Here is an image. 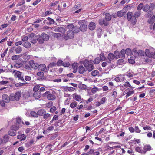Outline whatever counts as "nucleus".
<instances>
[{
	"mask_svg": "<svg viewBox=\"0 0 155 155\" xmlns=\"http://www.w3.org/2000/svg\"><path fill=\"white\" fill-rule=\"evenodd\" d=\"M34 142V141L33 140H31L30 142H29L25 144V146L27 147H28L31 145Z\"/></svg>",
	"mask_w": 155,
	"mask_h": 155,
	"instance_id": "a19ab883",
	"label": "nucleus"
},
{
	"mask_svg": "<svg viewBox=\"0 0 155 155\" xmlns=\"http://www.w3.org/2000/svg\"><path fill=\"white\" fill-rule=\"evenodd\" d=\"M74 32V33H78L80 31L79 28L77 26H74L73 29L72 30Z\"/></svg>",
	"mask_w": 155,
	"mask_h": 155,
	"instance_id": "c756f323",
	"label": "nucleus"
},
{
	"mask_svg": "<svg viewBox=\"0 0 155 155\" xmlns=\"http://www.w3.org/2000/svg\"><path fill=\"white\" fill-rule=\"evenodd\" d=\"M14 125H12L11 127V129L8 132V134L12 136H14L16 135V131L18 130H16Z\"/></svg>",
	"mask_w": 155,
	"mask_h": 155,
	"instance_id": "f03ea898",
	"label": "nucleus"
},
{
	"mask_svg": "<svg viewBox=\"0 0 155 155\" xmlns=\"http://www.w3.org/2000/svg\"><path fill=\"white\" fill-rule=\"evenodd\" d=\"M127 14L128 20L130 21L132 25H135L137 22L136 18L133 15L132 12H129Z\"/></svg>",
	"mask_w": 155,
	"mask_h": 155,
	"instance_id": "f257e3e1",
	"label": "nucleus"
},
{
	"mask_svg": "<svg viewBox=\"0 0 155 155\" xmlns=\"http://www.w3.org/2000/svg\"><path fill=\"white\" fill-rule=\"evenodd\" d=\"M147 12L145 15L146 17L147 18H149L151 17L153 13V12L151 10H149L147 11Z\"/></svg>",
	"mask_w": 155,
	"mask_h": 155,
	"instance_id": "473e14b6",
	"label": "nucleus"
},
{
	"mask_svg": "<svg viewBox=\"0 0 155 155\" xmlns=\"http://www.w3.org/2000/svg\"><path fill=\"white\" fill-rule=\"evenodd\" d=\"M21 92L18 91L15 93L14 95L15 99L16 101H19L21 97Z\"/></svg>",
	"mask_w": 155,
	"mask_h": 155,
	"instance_id": "4468645a",
	"label": "nucleus"
},
{
	"mask_svg": "<svg viewBox=\"0 0 155 155\" xmlns=\"http://www.w3.org/2000/svg\"><path fill=\"white\" fill-rule=\"evenodd\" d=\"M87 67V70L89 72L91 71L94 69L93 65L91 64H90Z\"/></svg>",
	"mask_w": 155,
	"mask_h": 155,
	"instance_id": "72a5a7b5",
	"label": "nucleus"
},
{
	"mask_svg": "<svg viewBox=\"0 0 155 155\" xmlns=\"http://www.w3.org/2000/svg\"><path fill=\"white\" fill-rule=\"evenodd\" d=\"M143 4L142 3H140L137 7V9L138 10L141 11V10L143 9Z\"/></svg>",
	"mask_w": 155,
	"mask_h": 155,
	"instance_id": "49530a36",
	"label": "nucleus"
},
{
	"mask_svg": "<svg viewBox=\"0 0 155 155\" xmlns=\"http://www.w3.org/2000/svg\"><path fill=\"white\" fill-rule=\"evenodd\" d=\"M150 18L148 20V22L150 24H153L155 21V15H153L151 17H149Z\"/></svg>",
	"mask_w": 155,
	"mask_h": 155,
	"instance_id": "6ab92c4d",
	"label": "nucleus"
},
{
	"mask_svg": "<svg viewBox=\"0 0 155 155\" xmlns=\"http://www.w3.org/2000/svg\"><path fill=\"white\" fill-rule=\"evenodd\" d=\"M10 137L7 135L4 136L3 138L4 140V143H6L9 141Z\"/></svg>",
	"mask_w": 155,
	"mask_h": 155,
	"instance_id": "393cba45",
	"label": "nucleus"
},
{
	"mask_svg": "<svg viewBox=\"0 0 155 155\" xmlns=\"http://www.w3.org/2000/svg\"><path fill=\"white\" fill-rule=\"evenodd\" d=\"M25 3V0H22L18 3L16 5V6L17 7L20 6H21L23 5Z\"/></svg>",
	"mask_w": 155,
	"mask_h": 155,
	"instance_id": "5fc2aeb1",
	"label": "nucleus"
},
{
	"mask_svg": "<svg viewBox=\"0 0 155 155\" xmlns=\"http://www.w3.org/2000/svg\"><path fill=\"white\" fill-rule=\"evenodd\" d=\"M43 118L44 119H48V118L50 117L51 116L50 114L48 113L45 114H44L43 115Z\"/></svg>",
	"mask_w": 155,
	"mask_h": 155,
	"instance_id": "6e6d98bb",
	"label": "nucleus"
},
{
	"mask_svg": "<svg viewBox=\"0 0 155 155\" xmlns=\"http://www.w3.org/2000/svg\"><path fill=\"white\" fill-rule=\"evenodd\" d=\"M56 108L55 106H53L50 109V112L52 113H54L56 110Z\"/></svg>",
	"mask_w": 155,
	"mask_h": 155,
	"instance_id": "338daca9",
	"label": "nucleus"
},
{
	"mask_svg": "<svg viewBox=\"0 0 155 155\" xmlns=\"http://www.w3.org/2000/svg\"><path fill=\"white\" fill-rule=\"evenodd\" d=\"M47 98L49 100H53L55 99V96L54 94H50L47 96Z\"/></svg>",
	"mask_w": 155,
	"mask_h": 155,
	"instance_id": "4be33fe9",
	"label": "nucleus"
},
{
	"mask_svg": "<svg viewBox=\"0 0 155 155\" xmlns=\"http://www.w3.org/2000/svg\"><path fill=\"white\" fill-rule=\"evenodd\" d=\"M41 93L40 91L35 92L33 94V97L35 98L38 99L41 96Z\"/></svg>",
	"mask_w": 155,
	"mask_h": 155,
	"instance_id": "9b49d317",
	"label": "nucleus"
},
{
	"mask_svg": "<svg viewBox=\"0 0 155 155\" xmlns=\"http://www.w3.org/2000/svg\"><path fill=\"white\" fill-rule=\"evenodd\" d=\"M36 74L38 76V79L39 81L45 80L46 79V77L44 76V74L43 72H38Z\"/></svg>",
	"mask_w": 155,
	"mask_h": 155,
	"instance_id": "7ed1b4c3",
	"label": "nucleus"
},
{
	"mask_svg": "<svg viewBox=\"0 0 155 155\" xmlns=\"http://www.w3.org/2000/svg\"><path fill=\"white\" fill-rule=\"evenodd\" d=\"M114 58L117 59L119 58H121L120 53L117 51L116 50L114 52Z\"/></svg>",
	"mask_w": 155,
	"mask_h": 155,
	"instance_id": "2eb2a0df",
	"label": "nucleus"
},
{
	"mask_svg": "<svg viewBox=\"0 0 155 155\" xmlns=\"http://www.w3.org/2000/svg\"><path fill=\"white\" fill-rule=\"evenodd\" d=\"M144 53L147 56H148L150 58L151 57L152 54V52L150 53V51L148 49H146Z\"/></svg>",
	"mask_w": 155,
	"mask_h": 155,
	"instance_id": "de8ad7c7",
	"label": "nucleus"
},
{
	"mask_svg": "<svg viewBox=\"0 0 155 155\" xmlns=\"http://www.w3.org/2000/svg\"><path fill=\"white\" fill-rule=\"evenodd\" d=\"M34 35H35L34 33H31L29 35L28 37L27 36H25V37H24L23 39H28V37H29V38H32L34 37Z\"/></svg>",
	"mask_w": 155,
	"mask_h": 155,
	"instance_id": "3c124183",
	"label": "nucleus"
},
{
	"mask_svg": "<svg viewBox=\"0 0 155 155\" xmlns=\"http://www.w3.org/2000/svg\"><path fill=\"white\" fill-rule=\"evenodd\" d=\"M123 85L126 88L130 86V85L128 81H127L123 84Z\"/></svg>",
	"mask_w": 155,
	"mask_h": 155,
	"instance_id": "69168bd1",
	"label": "nucleus"
},
{
	"mask_svg": "<svg viewBox=\"0 0 155 155\" xmlns=\"http://www.w3.org/2000/svg\"><path fill=\"white\" fill-rule=\"evenodd\" d=\"M49 36L47 34L43 33L41 34L42 39H49Z\"/></svg>",
	"mask_w": 155,
	"mask_h": 155,
	"instance_id": "ea45409f",
	"label": "nucleus"
},
{
	"mask_svg": "<svg viewBox=\"0 0 155 155\" xmlns=\"http://www.w3.org/2000/svg\"><path fill=\"white\" fill-rule=\"evenodd\" d=\"M2 100L4 102L8 103L9 102V97L6 94H3L2 96Z\"/></svg>",
	"mask_w": 155,
	"mask_h": 155,
	"instance_id": "9d476101",
	"label": "nucleus"
},
{
	"mask_svg": "<svg viewBox=\"0 0 155 155\" xmlns=\"http://www.w3.org/2000/svg\"><path fill=\"white\" fill-rule=\"evenodd\" d=\"M53 36L54 38H58L61 36V34L59 33H54L53 34Z\"/></svg>",
	"mask_w": 155,
	"mask_h": 155,
	"instance_id": "052dcab7",
	"label": "nucleus"
},
{
	"mask_svg": "<svg viewBox=\"0 0 155 155\" xmlns=\"http://www.w3.org/2000/svg\"><path fill=\"white\" fill-rule=\"evenodd\" d=\"M22 48L20 46H18L15 49V51L17 54L20 53L22 51Z\"/></svg>",
	"mask_w": 155,
	"mask_h": 155,
	"instance_id": "c9c22d12",
	"label": "nucleus"
},
{
	"mask_svg": "<svg viewBox=\"0 0 155 155\" xmlns=\"http://www.w3.org/2000/svg\"><path fill=\"white\" fill-rule=\"evenodd\" d=\"M111 18V15L108 13H107L105 14V19L107 21H109Z\"/></svg>",
	"mask_w": 155,
	"mask_h": 155,
	"instance_id": "bb28decb",
	"label": "nucleus"
},
{
	"mask_svg": "<svg viewBox=\"0 0 155 155\" xmlns=\"http://www.w3.org/2000/svg\"><path fill=\"white\" fill-rule=\"evenodd\" d=\"M109 21L105 19H100L99 21V23L100 25H104L105 26H107L109 25Z\"/></svg>",
	"mask_w": 155,
	"mask_h": 155,
	"instance_id": "0eeeda50",
	"label": "nucleus"
},
{
	"mask_svg": "<svg viewBox=\"0 0 155 155\" xmlns=\"http://www.w3.org/2000/svg\"><path fill=\"white\" fill-rule=\"evenodd\" d=\"M74 36V33L72 31L69 30L67 32V34L66 37L68 38L69 39H72Z\"/></svg>",
	"mask_w": 155,
	"mask_h": 155,
	"instance_id": "6e6552de",
	"label": "nucleus"
},
{
	"mask_svg": "<svg viewBox=\"0 0 155 155\" xmlns=\"http://www.w3.org/2000/svg\"><path fill=\"white\" fill-rule=\"evenodd\" d=\"M99 73V71L97 70L93 71L91 73V75L95 77Z\"/></svg>",
	"mask_w": 155,
	"mask_h": 155,
	"instance_id": "e433bc0d",
	"label": "nucleus"
},
{
	"mask_svg": "<svg viewBox=\"0 0 155 155\" xmlns=\"http://www.w3.org/2000/svg\"><path fill=\"white\" fill-rule=\"evenodd\" d=\"M133 57H130V58H129L128 59V61L129 63L130 64H134L135 63L134 60L132 59Z\"/></svg>",
	"mask_w": 155,
	"mask_h": 155,
	"instance_id": "09e8293b",
	"label": "nucleus"
},
{
	"mask_svg": "<svg viewBox=\"0 0 155 155\" xmlns=\"http://www.w3.org/2000/svg\"><path fill=\"white\" fill-rule=\"evenodd\" d=\"M24 54H21L19 55H14L12 56L11 59L13 60H17L20 57L23 55Z\"/></svg>",
	"mask_w": 155,
	"mask_h": 155,
	"instance_id": "cd10ccee",
	"label": "nucleus"
},
{
	"mask_svg": "<svg viewBox=\"0 0 155 155\" xmlns=\"http://www.w3.org/2000/svg\"><path fill=\"white\" fill-rule=\"evenodd\" d=\"M95 28V24L94 22H91L89 25V28L91 30H93Z\"/></svg>",
	"mask_w": 155,
	"mask_h": 155,
	"instance_id": "dca6fc26",
	"label": "nucleus"
},
{
	"mask_svg": "<svg viewBox=\"0 0 155 155\" xmlns=\"http://www.w3.org/2000/svg\"><path fill=\"white\" fill-rule=\"evenodd\" d=\"M120 53L121 58H123V59L125 58V54H126L125 50L123 49L120 51Z\"/></svg>",
	"mask_w": 155,
	"mask_h": 155,
	"instance_id": "37998d69",
	"label": "nucleus"
},
{
	"mask_svg": "<svg viewBox=\"0 0 155 155\" xmlns=\"http://www.w3.org/2000/svg\"><path fill=\"white\" fill-rule=\"evenodd\" d=\"M125 50L126 54L127 55H131L132 54V51L130 49L128 48Z\"/></svg>",
	"mask_w": 155,
	"mask_h": 155,
	"instance_id": "58836bf2",
	"label": "nucleus"
},
{
	"mask_svg": "<svg viewBox=\"0 0 155 155\" xmlns=\"http://www.w3.org/2000/svg\"><path fill=\"white\" fill-rule=\"evenodd\" d=\"M63 61L61 60H58L56 63L57 65L58 66H61L63 64Z\"/></svg>",
	"mask_w": 155,
	"mask_h": 155,
	"instance_id": "603ef678",
	"label": "nucleus"
},
{
	"mask_svg": "<svg viewBox=\"0 0 155 155\" xmlns=\"http://www.w3.org/2000/svg\"><path fill=\"white\" fill-rule=\"evenodd\" d=\"M21 119L19 118H16V123L15 125H13L15 126L14 127L16 130H18L19 128L21 127Z\"/></svg>",
	"mask_w": 155,
	"mask_h": 155,
	"instance_id": "20e7f679",
	"label": "nucleus"
},
{
	"mask_svg": "<svg viewBox=\"0 0 155 155\" xmlns=\"http://www.w3.org/2000/svg\"><path fill=\"white\" fill-rule=\"evenodd\" d=\"M144 51L142 50H139L137 52V54L138 55L144 56Z\"/></svg>",
	"mask_w": 155,
	"mask_h": 155,
	"instance_id": "13d9d810",
	"label": "nucleus"
},
{
	"mask_svg": "<svg viewBox=\"0 0 155 155\" xmlns=\"http://www.w3.org/2000/svg\"><path fill=\"white\" fill-rule=\"evenodd\" d=\"M29 65L35 69H38V64L37 63H35L34 60H31L29 62Z\"/></svg>",
	"mask_w": 155,
	"mask_h": 155,
	"instance_id": "39448f33",
	"label": "nucleus"
},
{
	"mask_svg": "<svg viewBox=\"0 0 155 155\" xmlns=\"http://www.w3.org/2000/svg\"><path fill=\"white\" fill-rule=\"evenodd\" d=\"M78 87L81 89H87L86 85L82 84H79Z\"/></svg>",
	"mask_w": 155,
	"mask_h": 155,
	"instance_id": "4c0bfd02",
	"label": "nucleus"
},
{
	"mask_svg": "<svg viewBox=\"0 0 155 155\" xmlns=\"http://www.w3.org/2000/svg\"><path fill=\"white\" fill-rule=\"evenodd\" d=\"M40 86L39 85H36L35 86L33 89V91L34 92H37L38 91V90H39L40 88Z\"/></svg>",
	"mask_w": 155,
	"mask_h": 155,
	"instance_id": "4d7b16f0",
	"label": "nucleus"
},
{
	"mask_svg": "<svg viewBox=\"0 0 155 155\" xmlns=\"http://www.w3.org/2000/svg\"><path fill=\"white\" fill-rule=\"evenodd\" d=\"M135 150L141 154H145L146 153V151H144L142 150H141L139 147H137L135 148Z\"/></svg>",
	"mask_w": 155,
	"mask_h": 155,
	"instance_id": "a211bd4d",
	"label": "nucleus"
},
{
	"mask_svg": "<svg viewBox=\"0 0 155 155\" xmlns=\"http://www.w3.org/2000/svg\"><path fill=\"white\" fill-rule=\"evenodd\" d=\"M143 149L146 153L147 151H150L151 150V147L150 145H146L144 146Z\"/></svg>",
	"mask_w": 155,
	"mask_h": 155,
	"instance_id": "b1692460",
	"label": "nucleus"
},
{
	"mask_svg": "<svg viewBox=\"0 0 155 155\" xmlns=\"http://www.w3.org/2000/svg\"><path fill=\"white\" fill-rule=\"evenodd\" d=\"M50 93V92L49 91H46L45 93L43 94L42 95L43 97H45L47 96H47Z\"/></svg>",
	"mask_w": 155,
	"mask_h": 155,
	"instance_id": "774afa93",
	"label": "nucleus"
},
{
	"mask_svg": "<svg viewBox=\"0 0 155 155\" xmlns=\"http://www.w3.org/2000/svg\"><path fill=\"white\" fill-rule=\"evenodd\" d=\"M56 29L58 32L61 33H64L65 32V28L62 27H59L56 28Z\"/></svg>",
	"mask_w": 155,
	"mask_h": 155,
	"instance_id": "aec40b11",
	"label": "nucleus"
},
{
	"mask_svg": "<svg viewBox=\"0 0 155 155\" xmlns=\"http://www.w3.org/2000/svg\"><path fill=\"white\" fill-rule=\"evenodd\" d=\"M30 114L31 116L32 117H34V118H37L38 117V113H36L35 112L32 111H31Z\"/></svg>",
	"mask_w": 155,
	"mask_h": 155,
	"instance_id": "5701e85b",
	"label": "nucleus"
},
{
	"mask_svg": "<svg viewBox=\"0 0 155 155\" xmlns=\"http://www.w3.org/2000/svg\"><path fill=\"white\" fill-rule=\"evenodd\" d=\"M24 42L22 44V45L25 48H29L31 46V44L29 42L27 41V40L28 39H22Z\"/></svg>",
	"mask_w": 155,
	"mask_h": 155,
	"instance_id": "423d86ee",
	"label": "nucleus"
},
{
	"mask_svg": "<svg viewBox=\"0 0 155 155\" xmlns=\"http://www.w3.org/2000/svg\"><path fill=\"white\" fill-rule=\"evenodd\" d=\"M101 61V58L100 57H97L95 58L93 62L95 64H98Z\"/></svg>",
	"mask_w": 155,
	"mask_h": 155,
	"instance_id": "2f4dec72",
	"label": "nucleus"
},
{
	"mask_svg": "<svg viewBox=\"0 0 155 155\" xmlns=\"http://www.w3.org/2000/svg\"><path fill=\"white\" fill-rule=\"evenodd\" d=\"M87 27L85 24H81L80 27L79 29L82 32H84L86 31Z\"/></svg>",
	"mask_w": 155,
	"mask_h": 155,
	"instance_id": "ddd939ff",
	"label": "nucleus"
},
{
	"mask_svg": "<svg viewBox=\"0 0 155 155\" xmlns=\"http://www.w3.org/2000/svg\"><path fill=\"white\" fill-rule=\"evenodd\" d=\"M46 110L44 109H41L37 111L38 116H43L46 113Z\"/></svg>",
	"mask_w": 155,
	"mask_h": 155,
	"instance_id": "f3484780",
	"label": "nucleus"
},
{
	"mask_svg": "<svg viewBox=\"0 0 155 155\" xmlns=\"http://www.w3.org/2000/svg\"><path fill=\"white\" fill-rule=\"evenodd\" d=\"M87 71V68H85L82 65H81L78 67V71L80 74H83Z\"/></svg>",
	"mask_w": 155,
	"mask_h": 155,
	"instance_id": "1a4fd4ad",
	"label": "nucleus"
},
{
	"mask_svg": "<svg viewBox=\"0 0 155 155\" xmlns=\"http://www.w3.org/2000/svg\"><path fill=\"white\" fill-rule=\"evenodd\" d=\"M76 94L75 96V98L74 99L76 100L77 101H81V97L80 95H78L77 94H76V93H75L74 94H73V95Z\"/></svg>",
	"mask_w": 155,
	"mask_h": 155,
	"instance_id": "a18cd8bd",
	"label": "nucleus"
},
{
	"mask_svg": "<svg viewBox=\"0 0 155 155\" xmlns=\"http://www.w3.org/2000/svg\"><path fill=\"white\" fill-rule=\"evenodd\" d=\"M94 150L93 149H90L89 151L87 153H85L82 154L81 155H89V154L91 155L92 154H93L94 153Z\"/></svg>",
	"mask_w": 155,
	"mask_h": 155,
	"instance_id": "c03bdc74",
	"label": "nucleus"
},
{
	"mask_svg": "<svg viewBox=\"0 0 155 155\" xmlns=\"http://www.w3.org/2000/svg\"><path fill=\"white\" fill-rule=\"evenodd\" d=\"M14 73H15V77L16 78H19V77L21 75L22 73L20 71H16V70H14V71L13 72Z\"/></svg>",
	"mask_w": 155,
	"mask_h": 155,
	"instance_id": "a878e982",
	"label": "nucleus"
},
{
	"mask_svg": "<svg viewBox=\"0 0 155 155\" xmlns=\"http://www.w3.org/2000/svg\"><path fill=\"white\" fill-rule=\"evenodd\" d=\"M45 68V65L44 64H41L38 65V68L39 70L43 71L44 72V70Z\"/></svg>",
	"mask_w": 155,
	"mask_h": 155,
	"instance_id": "412c9836",
	"label": "nucleus"
},
{
	"mask_svg": "<svg viewBox=\"0 0 155 155\" xmlns=\"http://www.w3.org/2000/svg\"><path fill=\"white\" fill-rule=\"evenodd\" d=\"M141 11L138 10L135 12L133 15L136 18H138L140 16Z\"/></svg>",
	"mask_w": 155,
	"mask_h": 155,
	"instance_id": "c85d7f7f",
	"label": "nucleus"
},
{
	"mask_svg": "<svg viewBox=\"0 0 155 155\" xmlns=\"http://www.w3.org/2000/svg\"><path fill=\"white\" fill-rule=\"evenodd\" d=\"M74 27V25L73 24H71L67 25V28L69 29H72V30Z\"/></svg>",
	"mask_w": 155,
	"mask_h": 155,
	"instance_id": "864d4df0",
	"label": "nucleus"
},
{
	"mask_svg": "<svg viewBox=\"0 0 155 155\" xmlns=\"http://www.w3.org/2000/svg\"><path fill=\"white\" fill-rule=\"evenodd\" d=\"M89 62H90L88 60L85 59L84 62L83 64L85 67L87 68L90 64Z\"/></svg>",
	"mask_w": 155,
	"mask_h": 155,
	"instance_id": "79ce46f5",
	"label": "nucleus"
},
{
	"mask_svg": "<svg viewBox=\"0 0 155 155\" xmlns=\"http://www.w3.org/2000/svg\"><path fill=\"white\" fill-rule=\"evenodd\" d=\"M72 67L73 69H78V63H73L72 65Z\"/></svg>",
	"mask_w": 155,
	"mask_h": 155,
	"instance_id": "680f3d73",
	"label": "nucleus"
},
{
	"mask_svg": "<svg viewBox=\"0 0 155 155\" xmlns=\"http://www.w3.org/2000/svg\"><path fill=\"white\" fill-rule=\"evenodd\" d=\"M9 97V101L10 100L12 101H14L15 99L14 95V94H11L10 95Z\"/></svg>",
	"mask_w": 155,
	"mask_h": 155,
	"instance_id": "e2e57ef3",
	"label": "nucleus"
},
{
	"mask_svg": "<svg viewBox=\"0 0 155 155\" xmlns=\"http://www.w3.org/2000/svg\"><path fill=\"white\" fill-rule=\"evenodd\" d=\"M77 104V102H72L71 103L70 106L71 108H74L76 107Z\"/></svg>",
	"mask_w": 155,
	"mask_h": 155,
	"instance_id": "8fccbe9b",
	"label": "nucleus"
},
{
	"mask_svg": "<svg viewBox=\"0 0 155 155\" xmlns=\"http://www.w3.org/2000/svg\"><path fill=\"white\" fill-rule=\"evenodd\" d=\"M117 15L118 17H121L122 16H125L127 14L125 12L121 10L117 12Z\"/></svg>",
	"mask_w": 155,
	"mask_h": 155,
	"instance_id": "f8f14e48",
	"label": "nucleus"
},
{
	"mask_svg": "<svg viewBox=\"0 0 155 155\" xmlns=\"http://www.w3.org/2000/svg\"><path fill=\"white\" fill-rule=\"evenodd\" d=\"M149 8H150V7L149 6V5L146 4L144 5H143V10L144 12H147L149 10Z\"/></svg>",
	"mask_w": 155,
	"mask_h": 155,
	"instance_id": "7c9ffc66",
	"label": "nucleus"
},
{
	"mask_svg": "<svg viewBox=\"0 0 155 155\" xmlns=\"http://www.w3.org/2000/svg\"><path fill=\"white\" fill-rule=\"evenodd\" d=\"M114 54L110 53L108 54L107 58L108 59H110L113 60L114 58Z\"/></svg>",
	"mask_w": 155,
	"mask_h": 155,
	"instance_id": "f704fd0d",
	"label": "nucleus"
},
{
	"mask_svg": "<svg viewBox=\"0 0 155 155\" xmlns=\"http://www.w3.org/2000/svg\"><path fill=\"white\" fill-rule=\"evenodd\" d=\"M8 83L9 81H0V85H4L5 84H7Z\"/></svg>",
	"mask_w": 155,
	"mask_h": 155,
	"instance_id": "0e129e2a",
	"label": "nucleus"
},
{
	"mask_svg": "<svg viewBox=\"0 0 155 155\" xmlns=\"http://www.w3.org/2000/svg\"><path fill=\"white\" fill-rule=\"evenodd\" d=\"M25 84V83H16L15 84V86L16 87H21L24 85Z\"/></svg>",
	"mask_w": 155,
	"mask_h": 155,
	"instance_id": "bf43d9fd",
	"label": "nucleus"
}]
</instances>
